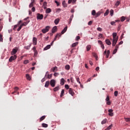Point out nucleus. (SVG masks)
<instances>
[{"label": "nucleus", "mask_w": 130, "mask_h": 130, "mask_svg": "<svg viewBox=\"0 0 130 130\" xmlns=\"http://www.w3.org/2000/svg\"><path fill=\"white\" fill-rule=\"evenodd\" d=\"M49 29H50V27L49 26H46L45 28H44L42 30V32L44 34H45V33H47V32L49 31Z\"/></svg>", "instance_id": "obj_1"}, {"label": "nucleus", "mask_w": 130, "mask_h": 130, "mask_svg": "<svg viewBox=\"0 0 130 130\" xmlns=\"http://www.w3.org/2000/svg\"><path fill=\"white\" fill-rule=\"evenodd\" d=\"M15 59H17V55H14V56H11L9 59V61L10 62H12V61H13V60H15Z\"/></svg>", "instance_id": "obj_2"}, {"label": "nucleus", "mask_w": 130, "mask_h": 130, "mask_svg": "<svg viewBox=\"0 0 130 130\" xmlns=\"http://www.w3.org/2000/svg\"><path fill=\"white\" fill-rule=\"evenodd\" d=\"M18 48L15 47V48L13 49L12 51H11V55H14V54H16L17 52H18Z\"/></svg>", "instance_id": "obj_3"}, {"label": "nucleus", "mask_w": 130, "mask_h": 130, "mask_svg": "<svg viewBox=\"0 0 130 130\" xmlns=\"http://www.w3.org/2000/svg\"><path fill=\"white\" fill-rule=\"evenodd\" d=\"M55 83H56V81L55 80H54V79L51 80L50 84L51 87H55Z\"/></svg>", "instance_id": "obj_4"}, {"label": "nucleus", "mask_w": 130, "mask_h": 130, "mask_svg": "<svg viewBox=\"0 0 130 130\" xmlns=\"http://www.w3.org/2000/svg\"><path fill=\"white\" fill-rule=\"evenodd\" d=\"M37 16V20H42L43 19V15L38 13Z\"/></svg>", "instance_id": "obj_5"}, {"label": "nucleus", "mask_w": 130, "mask_h": 130, "mask_svg": "<svg viewBox=\"0 0 130 130\" xmlns=\"http://www.w3.org/2000/svg\"><path fill=\"white\" fill-rule=\"evenodd\" d=\"M103 54H106L107 56V58H108L109 57V54H110V51L108 50L107 51L106 50L104 51Z\"/></svg>", "instance_id": "obj_6"}, {"label": "nucleus", "mask_w": 130, "mask_h": 130, "mask_svg": "<svg viewBox=\"0 0 130 130\" xmlns=\"http://www.w3.org/2000/svg\"><path fill=\"white\" fill-rule=\"evenodd\" d=\"M32 50L34 52V56H37V54H38V52H37V50H36V47H34L32 48Z\"/></svg>", "instance_id": "obj_7"}, {"label": "nucleus", "mask_w": 130, "mask_h": 130, "mask_svg": "<svg viewBox=\"0 0 130 130\" xmlns=\"http://www.w3.org/2000/svg\"><path fill=\"white\" fill-rule=\"evenodd\" d=\"M118 41V39H113L112 46H115L116 43H117V41Z\"/></svg>", "instance_id": "obj_8"}, {"label": "nucleus", "mask_w": 130, "mask_h": 130, "mask_svg": "<svg viewBox=\"0 0 130 130\" xmlns=\"http://www.w3.org/2000/svg\"><path fill=\"white\" fill-rule=\"evenodd\" d=\"M32 42L34 45H37V38L34 37L32 39Z\"/></svg>", "instance_id": "obj_9"}, {"label": "nucleus", "mask_w": 130, "mask_h": 130, "mask_svg": "<svg viewBox=\"0 0 130 130\" xmlns=\"http://www.w3.org/2000/svg\"><path fill=\"white\" fill-rule=\"evenodd\" d=\"M98 43H99L100 45H101V48H102V49H104L105 47L104 44H103V43L101 41L99 40L98 41Z\"/></svg>", "instance_id": "obj_10"}, {"label": "nucleus", "mask_w": 130, "mask_h": 130, "mask_svg": "<svg viewBox=\"0 0 130 130\" xmlns=\"http://www.w3.org/2000/svg\"><path fill=\"white\" fill-rule=\"evenodd\" d=\"M69 92L71 94V95H72V96H74V95H75V92H74L73 89L69 88Z\"/></svg>", "instance_id": "obj_11"}, {"label": "nucleus", "mask_w": 130, "mask_h": 130, "mask_svg": "<svg viewBox=\"0 0 130 130\" xmlns=\"http://www.w3.org/2000/svg\"><path fill=\"white\" fill-rule=\"evenodd\" d=\"M30 22V20H27L26 22H23L22 24L21 25L23 27V26H27L28 24Z\"/></svg>", "instance_id": "obj_12"}, {"label": "nucleus", "mask_w": 130, "mask_h": 130, "mask_svg": "<svg viewBox=\"0 0 130 130\" xmlns=\"http://www.w3.org/2000/svg\"><path fill=\"white\" fill-rule=\"evenodd\" d=\"M57 30V27L56 26H54L52 29V33H55Z\"/></svg>", "instance_id": "obj_13"}, {"label": "nucleus", "mask_w": 130, "mask_h": 130, "mask_svg": "<svg viewBox=\"0 0 130 130\" xmlns=\"http://www.w3.org/2000/svg\"><path fill=\"white\" fill-rule=\"evenodd\" d=\"M64 82H66V80H64V79L61 78L60 82V85L61 86H63V85H64Z\"/></svg>", "instance_id": "obj_14"}, {"label": "nucleus", "mask_w": 130, "mask_h": 130, "mask_svg": "<svg viewBox=\"0 0 130 130\" xmlns=\"http://www.w3.org/2000/svg\"><path fill=\"white\" fill-rule=\"evenodd\" d=\"M31 45H32V44H30L28 46H24V49H26V50H29V49H30V48L31 47Z\"/></svg>", "instance_id": "obj_15"}, {"label": "nucleus", "mask_w": 130, "mask_h": 130, "mask_svg": "<svg viewBox=\"0 0 130 130\" xmlns=\"http://www.w3.org/2000/svg\"><path fill=\"white\" fill-rule=\"evenodd\" d=\"M67 30H68V26H66L64 29L61 31V34H64L66 32H67Z\"/></svg>", "instance_id": "obj_16"}, {"label": "nucleus", "mask_w": 130, "mask_h": 130, "mask_svg": "<svg viewBox=\"0 0 130 130\" xmlns=\"http://www.w3.org/2000/svg\"><path fill=\"white\" fill-rule=\"evenodd\" d=\"M51 71L53 72V73H54L55 72H57V67H53L52 69H51Z\"/></svg>", "instance_id": "obj_17"}, {"label": "nucleus", "mask_w": 130, "mask_h": 130, "mask_svg": "<svg viewBox=\"0 0 130 130\" xmlns=\"http://www.w3.org/2000/svg\"><path fill=\"white\" fill-rule=\"evenodd\" d=\"M47 2H44L43 4V7L44 8V10H46V9H47Z\"/></svg>", "instance_id": "obj_18"}, {"label": "nucleus", "mask_w": 130, "mask_h": 130, "mask_svg": "<svg viewBox=\"0 0 130 130\" xmlns=\"http://www.w3.org/2000/svg\"><path fill=\"white\" fill-rule=\"evenodd\" d=\"M105 42L107 45H111V42L109 39L106 40Z\"/></svg>", "instance_id": "obj_19"}, {"label": "nucleus", "mask_w": 130, "mask_h": 130, "mask_svg": "<svg viewBox=\"0 0 130 130\" xmlns=\"http://www.w3.org/2000/svg\"><path fill=\"white\" fill-rule=\"evenodd\" d=\"M116 36H117V34L116 32L113 33V39H118V37L116 38Z\"/></svg>", "instance_id": "obj_20"}, {"label": "nucleus", "mask_w": 130, "mask_h": 130, "mask_svg": "<svg viewBox=\"0 0 130 130\" xmlns=\"http://www.w3.org/2000/svg\"><path fill=\"white\" fill-rule=\"evenodd\" d=\"M106 101L107 102V105H110V104H111V103L110 102V101L109 100V98H106Z\"/></svg>", "instance_id": "obj_21"}, {"label": "nucleus", "mask_w": 130, "mask_h": 130, "mask_svg": "<svg viewBox=\"0 0 130 130\" xmlns=\"http://www.w3.org/2000/svg\"><path fill=\"white\" fill-rule=\"evenodd\" d=\"M50 84V82H49V81H46L45 84V87L46 88H48V86H49Z\"/></svg>", "instance_id": "obj_22"}, {"label": "nucleus", "mask_w": 130, "mask_h": 130, "mask_svg": "<svg viewBox=\"0 0 130 130\" xmlns=\"http://www.w3.org/2000/svg\"><path fill=\"white\" fill-rule=\"evenodd\" d=\"M46 14H49L50 13H51V9L50 8H47L46 10Z\"/></svg>", "instance_id": "obj_23"}, {"label": "nucleus", "mask_w": 130, "mask_h": 130, "mask_svg": "<svg viewBox=\"0 0 130 130\" xmlns=\"http://www.w3.org/2000/svg\"><path fill=\"white\" fill-rule=\"evenodd\" d=\"M14 90L15 91L14 92H12V94H15V93H17V91L19 90V88L18 87H15Z\"/></svg>", "instance_id": "obj_24"}, {"label": "nucleus", "mask_w": 130, "mask_h": 130, "mask_svg": "<svg viewBox=\"0 0 130 130\" xmlns=\"http://www.w3.org/2000/svg\"><path fill=\"white\" fill-rule=\"evenodd\" d=\"M58 23H59V19L57 18V19H55L54 23L55 24V25H57V24H58Z\"/></svg>", "instance_id": "obj_25"}, {"label": "nucleus", "mask_w": 130, "mask_h": 130, "mask_svg": "<svg viewBox=\"0 0 130 130\" xmlns=\"http://www.w3.org/2000/svg\"><path fill=\"white\" fill-rule=\"evenodd\" d=\"M51 45H48L46 47H45L44 48V50H47L48 49H49L50 48Z\"/></svg>", "instance_id": "obj_26"}, {"label": "nucleus", "mask_w": 130, "mask_h": 130, "mask_svg": "<svg viewBox=\"0 0 130 130\" xmlns=\"http://www.w3.org/2000/svg\"><path fill=\"white\" fill-rule=\"evenodd\" d=\"M78 44H79V42L74 43L72 45L71 47H76V46L78 45Z\"/></svg>", "instance_id": "obj_27"}, {"label": "nucleus", "mask_w": 130, "mask_h": 130, "mask_svg": "<svg viewBox=\"0 0 130 130\" xmlns=\"http://www.w3.org/2000/svg\"><path fill=\"white\" fill-rule=\"evenodd\" d=\"M73 3V4H75L76 2H77V0H69L68 1V4H71V3Z\"/></svg>", "instance_id": "obj_28"}, {"label": "nucleus", "mask_w": 130, "mask_h": 130, "mask_svg": "<svg viewBox=\"0 0 130 130\" xmlns=\"http://www.w3.org/2000/svg\"><path fill=\"white\" fill-rule=\"evenodd\" d=\"M26 78L28 81L31 80V78L30 77V75H29V74H26Z\"/></svg>", "instance_id": "obj_29"}, {"label": "nucleus", "mask_w": 130, "mask_h": 130, "mask_svg": "<svg viewBox=\"0 0 130 130\" xmlns=\"http://www.w3.org/2000/svg\"><path fill=\"white\" fill-rule=\"evenodd\" d=\"M101 15V12L99 11L98 13L95 14V17L97 18L98 17H99Z\"/></svg>", "instance_id": "obj_30"}, {"label": "nucleus", "mask_w": 130, "mask_h": 130, "mask_svg": "<svg viewBox=\"0 0 130 130\" xmlns=\"http://www.w3.org/2000/svg\"><path fill=\"white\" fill-rule=\"evenodd\" d=\"M54 92H56V91H58L59 90V86H56L53 89Z\"/></svg>", "instance_id": "obj_31"}, {"label": "nucleus", "mask_w": 130, "mask_h": 130, "mask_svg": "<svg viewBox=\"0 0 130 130\" xmlns=\"http://www.w3.org/2000/svg\"><path fill=\"white\" fill-rule=\"evenodd\" d=\"M107 122V119H104L101 122L102 124H105V123Z\"/></svg>", "instance_id": "obj_32"}, {"label": "nucleus", "mask_w": 130, "mask_h": 130, "mask_svg": "<svg viewBox=\"0 0 130 130\" xmlns=\"http://www.w3.org/2000/svg\"><path fill=\"white\" fill-rule=\"evenodd\" d=\"M42 126H43V127H48V124L43 123L42 124Z\"/></svg>", "instance_id": "obj_33"}, {"label": "nucleus", "mask_w": 130, "mask_h": 130, "mask_svg": "<svg viewBox=\"0 0 130 130\" xmlns=\"http://www.w3.org/2000/svg\"><path fill=\"white\" fill-rule=\"evenodd\" d=\"M62 5L63 6V7H64V8H67V4L66 3V1H63Z\"/></svg>", "instance_id": "obj_34"}, {"label": "nucleus", "mask_w": 130, "mask_h": 130, "mask_svg": "<svg viewBox=\"0 0 130 130\" xmlns=\"http://www.w3.org/2000/svg\"><path fill=\"white\" fill-rule=\"evenodd\" d=\"M45 116H43L40 118V121L41 122L42 120H44L45 119Z\"/></svg>", "instance_id": "obj_35"}, {"label": "nucleus", "mask_w": 130, "mask_h": 130, "mask_svg": "<svg viewBox=\"0 0 130 130\" xmlns=\"http://www.w3.org/2000/svg\"><path fill=\"white\" fill-rule=\"evenodd\" d=\"M65 69L66 70H67V71H69L70 69V65L69 64H67L65 66Z\"/></svg>", "instance_id": "obj_36"}, {"label": "nucleus", "mask_w": 130, "mask_h": 130, "mask_svg": "<svg viewBox=\"0 0 130 130\" xmlns=\"http://www.w3.org/2000/svg\"><path fill=\"white\" fill-rule=\"evenodd\" d=\"M63 94H64V89H62L61 91V93H60V97H62V96H63Z\"/></svg>", "instance_id": "obj_37"}, {"label": "nucleus", "mask_w": 130, "mask_h": 130, "mask_svg": "<svg viewBox=\"0 0 130 130\" xmlns=\"http://www.w3.org/2000/svg\"><path fill=\"white\" fill-rule=\"evenodd\" d=\"M87 51H89L91 49V45H87L86 46Z\"/></svg>", "instance_id": "obj_38"}, {"label": "nucleus", "mask_w": 130, "mask_h": 130, "mask_svg": "<svg viewBox=\"0 0 130 130\" xmlns=\"http://www.w3.org/2000/svg\"><path fill=\"white\" fill-rule=\"evenodd\" d=\"M109 14V10H107L106 12L104 13V16H108Z\"/></svg>", "instance_id": "obj_39"}, {"label": "nucleus", "mask_w": 130, "mask_h": 130, "mask_svg": "<svg viewBox=\"0 0 130 130\" xmlns=\"http://www.w3.org/2000/svg\"><path fill=\"white\" fill-rule=\"evenodd\" d=\"M121 22H124V20H125V17L124 16H122L121 18Z\"/></svg>", "instance_id": "obj_40"}, {"label": "nucleus", "mask_w": 130, "mask_h": 130, "mask_svg": "<svg viewBox=\"0 0 130 130\" xmlns=\"http://www.w3.org/2000/svg\"><path fill=\"white\" fill-rule=\"evenodd\" d=\"M111 127H112V124L110 125L106 129V130H110V129H111Z\"/></svg>", "instance_id": "obj_41"}, {"label": "nucleus", "mask_w": 130, "mask_h": 130, "mask_svg": "<svg viewBox=\"0 0 130 130\" xmlns=\"http://www.w3.org/2000/svg\"><path fill=\"white\" fill-rule=\"evenodd\" d=\"M61 9L60 8H58L56 9V13H60Z\"/></svg>", "instance_id": "obj_42"}, {"label": "nucleus", "mask_w": 130, "mask_h": 130, "mask_svg": "<svg viewBox=\"0 0 130 130\" xmlns=\"http://www.w3.org/2000/svg\"><path fill=\"white\" fill-rule=\"evenodd\" d=\"M3 40H4L3 39V35L0 34V42H3Z\"/></svg>", "instance_id": "obj_43"}, {"label": "nucleus", "mask_w": 130, "mask_h": 130, "mask_svg": "<svg viewBox=\"0 0 130 130\" xmlns=\"http://www.w3.org/2000/svg\"><path fill=\"white\" fill-rule=\"evenodd\" d=\"M65 88L67 89V90H70V86L68 84H66L64 85Z\"/></svg>", "instance_id": "obj_44"}, {"label": "nucleus", "mask_w": 130, "mask_h": 130, "mask_svg": "<svg viewBox=\"0 0 130 130\" xmlns=\"http://www.w3.org/2000/svg\"><path fill=\"white\" fill-rule=\"evenodd\" d=\"M124 120L126 122H128L130 121V118H124Z\"/></svg>", "instance_id": "obj_45"}, {"label": "nucleus", "mask_w": 130, "mask_h": 130, "mask_svg": "<svg viewBox=\"0 0 130 130\" xmlns=\"http://www.w3.org/2000/svg\"><path fill=\"white\" fill-rule=\"evenodd\" d=\"M51 78H52V74H49L47 76V79H51Z\"/></svg>", "instance_id": "obj_46"}, {"label": "nucleus", "mask_w": 130, "mask_h": 130, "mask_svg": "<svg viewBox=\"0 0 130 130\" xmlns=\"http://www.w3.org/2000/svg\"><path fill=\"white\" fill-rule=\"evenodd\" d=\"M117 95H118V91H115L114 92V96H115V97H117Z\"/></svg>", "instance_id": "obj_47"}, {"label": "nucleus", "mask_w": 130, "mask_h": 130, "mask_svg": "<svg viewBox=\"0 0 130 130\" xmlns=\"http://www.w3.org/2000/svg\"><path fill=\"white\" fill-rule=\"evenodd\" d=\"M120 4V2L117 1L116 3L115 4V6H116V7H118Z\"/></svg>", "instance_id": "obj_48"}, {"label": "nucleus", "mask_w": 130, "mask_h": 130, "mask_svg": "<svg viewBox=\"0 0 130 130\" xmlns=\"http://www.w3.org/2000/svg\"><path fill=\"white\" fill-rule=\"evenodd\" d=\"M34 5V3L31 2V3L29 5V8H32V7H33Z\"/></svg>", "instance_id": "obj_49"}, {"label": "nucleus", "mask_w": 130, "mask_h": 130, "mask_svg": "<svg viewBox=\"0 0 130 130\" xmlns=\"http://www.w3.org/2000/svg\"><path fill=\"white\" fill-rule=\"evenodd\" d=\"M91 14L92 16H95V15H96V11L95 10H92Z\"/></svg>", "instance_id": "obj_50"}, {"label": "nucleus", "mask_w": 130, "mask_h": 130, "mask_svg": "<svg viewBox=\"0 0 130 130\" xmlns=\"http://www.w3.org/2000/svg\"><path fill=\"white\" fill-rule=\"evenodd\" d=\"M76 81L78 82V83H79V84H81V81H80V78L79 77L76 78Z\"/></svg>", "instance_id": "obj_51"}, {"label": "nucleus", "mask_w": 130, "mask_h": 130, "mask_svg": "<svg viewBox=\"0 0 130 130\" xmlns=\"http://www.w3.org/2000/svg\"><path fill=\"white\" fill-rule=\"evenodd\" d=\"M22 27H23L21 24L19 26V28L17 29V31L18 32H19V31H20V30H21L22 29Z\"/></svg>", "instance_id": "obj_52"}, {"label": "nucleus", "mask_w": 130, "mask_h": 130, "mask_svg": "<svg viewBox=\"0 0 130 130\" xmlns=\"http://www.w3.org/2000/svg\"><path fill=\"white\" fill-rule=\"evenodd\" d=\"M24 64H27V63H29V60H25L24 61Z\"/></svg>", "instance_id": "obj_53"}, {"label": "nucleus", "mask_w": 130, "mask_h": 130, "mask_svg": "<svg viewBox=\"0 0 130 130\" xmlns=\"http://www.w3.org/2000/svg\"><path fill=\"white\" fill-rule=\"evenodd\" d=\"M59 73H55L54 74V77H57V76H59Z\"/></svg>", "instance_id": "obj_54"}, {"label": "nucleus", "mask_w": 130, "mask_h": 130, "mask_svg": "<svg viewBox=\"0 0 130 130\" xmlns=\"http://www.w3.org/2000/svg\"><path fill=\"white\" fill-rule=\"evenodd\" d=\"M18 26H19L18 24L15 25L13 27V30H16V28H17Z\"/></svg>", "instance_id": "obj_55"}, {"label": "nucleus", "mask_w": 130, "mask_h": 130, "mask_svg": "<svg viewBox=\"0 0 130 130\" xmlns=\"http://www.w3.org/2000/svg\"><path fill=\"white\" fill-rule=\"evenodd\" d=\"M97 30L100 31V32H101V31H102V28H101V27H98L97 28Z\"/></svg>", "instance_id": "obj_56"}, {"label": "nucleus", "mask_w": 130, "mask_h": 130, "mask_svg": "<svg viewBox=\"0 0 130 130\" xmlns=\"http://www.w3.org/2000/svg\"><path fill=\"white\" fill-rule=\"evenodd\" d=\"M110 15H111V16H113V10H111Z\"/></svg>", "instance_id": "obj_57"}, {"label": "nucleus", "mask_w": 130, "mask_h": 130, "mask_svg": "<svg viewBox=\"0 0 130 130\" xmlns=\"http://www.w3.org/2000/svg\"><path fill=\"white\" fill-rule=\"evenodd\" d=\"M110 24H111V25L113 26V25H115V21H112V22H111Z\"/></svg>", "instance_id": "obj_58"}, {"label": "nucleus", "mask_w": 130, "mask_h": 130, "mask_svg": "<svg viewBox=\"0 0 130 130\" xmlns=\"http://www.w3.org/2000/svg\"><path fill=\"white\" fill-rule=\"evenodd\" d=\"M116 52H117V49H115L113 51V54H115V53H116Z\"/></svg>", "instance_id": "obj_59"}, {"label": "nucleus", "mask_w": 130, "mask_h": 130, "mask_svg": "<svg viewBox=\"0 0 130 130\" xmlns=\"http://www.w3.org/2000/svg\"><path fill=\"white\" fill-rule=\"evenodd\" d=\"M92 23H93L92 21H89V22L88 23V25H92Z\"/></svg>", "instance_id": "obj_60"}, {"label": "nucleus", "mask_w": 130, "mask_h": 130, "mask_svg": "<svg viewBox=\"0 0 130 130\" xmlns=\"http://www.w3.org/2000/svg\"><path fill=\"white\" fill-rule=\"evenodd\" d=\"M55 4H56L57 7H58V6H59V3L57 1H55Z\"/></svg>", "instance_id": "obj_61"}, {"label": "nucleus", "mask_w": 130, "mask_h": 130, "mask_svg": "<svg viewBox=\"0 0 130 130\" xmlns=\"http://www.w3.org/2000/svg\"><path fill=\"white\" fill-rule=\"evenodd\" d=\"M109 115L110 116H113V113H109Z\"/></svg>", "instance_id": "obj_62"}, {"label": "nucleus", "mask_w": 130, "mask_h": 130, "mask_svg": "<svg viewBox=\"0 0 130 130\" xmlns=\"http://www.w3.org/2000/svg\"><path fill=\"white\" fill-rule=\"evenodd\" d=\"M80 36H77L76 37V40L77 41V40H79V39H80Z\"/></svg>", "instance_id": "obj_63"}, {"label": "nucleus", "mask_w": 130, "mask_h": 130, "mask_svg": "<svg viewBox=\"0 0 130 130\" xmlns=\"http://www.w3.org/2000/svg\"><path fill=\"white\" fill-rule=\"evenodd\" d=\"M31 11L32 12H35L36 11L35 7H32L31 9Z\"/></svg>", "instance_id": "obj_64"}]
</instances>
